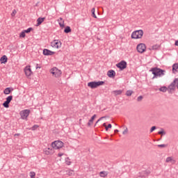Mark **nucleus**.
<instances>
[{
  "label": "nucleus",
  "instance_id": "obj_14",
  "mask_svg": "<svg viewBox=\"0 0 178 178\" xmlns=\"http://www.w3.org/2000/svg\"><path fill=\"white\" fill-rule=\"evenodd\" d=\"M149 173H150L149 170H144L140 172L139 176H140V177H147V176H148Z\"/></svg>",
  "mask_w": 178,
  "mask_h": 178
},
{
  "label": "nucleus",
  "instance_id": "obj_35",
  "mask_svg": "<svg viewBox=\"0 0 178 178\" xmlns=\"http://www.w3.org/2000/svg\"><path fill=\"white\" fill-rule=\"evenodd\" d=\"M67 175H68V176H72L73 175V170H68L66 171Z\"/></svg>",
  "mask_w": 178,
  "mask_h": 178
},
{
  "label": "nucleus",
  "instance_id": "obj_19",
  "mask_svg": "<svg viewBox=\"0 0 178 178\" xmlns=\"http://www.w3.org/2000/svg\"><path fill=\"white\" fill-rule=\"evenodd\" d=\"M13 91V88H6L4 90H3V93L6 95H9V94Z\"/></svg>",
  "mask_w": 178,
  "mask_h": 178
},
{
  "label": "nucleus",
  "instance_id": "obj_48",
  "mask_svg": "<svg viewBox=\"0 0 178 178\" xmlns=\"http://www.w3.org/2000/svg\"><path fill=\"white\" fill-rule=\"evenodd\" d=\"M177 47H178V40L175 41V44Z\"/></svg>",
  "mask_w": 178,
  "mask_h": 178
},
{
  "label": "nucleus",
  "instance_id": "obj_27",
  "mask_svg": "<svg viewBox=\"0 0 178 178\" xmlns=\"http://www.w3.org/2000/svg\"><path fill=\"white\" fill-rule=\"evenodd\" d=\"M178 69V63H175L172 65V72H177Z\"/></svg>",
  "mask_w": 178,
  "mask_h": 178
},
{
  "label": "nucleus",
  "instance_id": "obj_18",
  "mask_svg": "<svg viewBox=\"0 0 178 178\" xmlns=\"http://www.w3.org/2000/svg\"><path fill=\"white\" fill-rule=\"evenodd\" d=\"M45 20V17H39L37 19V24L36 27H38V26H40V24Z\"/></svg>",
  "mask_w": 178,
  "mask_h": 178
},
{
  "label": "nucleus",
  "instance_id": "obj_15",
  "mask_svg": "<svg viewBox=\"0 0 178 178\" xmlns=\"http://www.w3.org/2000/svg\"><path fill=\"white\" fill-rule=\"evenodd\" d=\"M58 70L56 69V67H54V68L51 70V74L55 76V77H58L59 76V74L58 73Z\"/></svg>",
  "mask_w": 178,
  "mask_h": 178
},
{
  "label": "nucleus",
  "instance_id": "obj_38",
  "mask_svg": "<svg viewBox=\"0 0 178 178\" xmlns=\"http://www.w3.org/2000/svg\"><path fill=\"white\" fill-rule=\"evenodd\" d=\"M157 147H159V148H165V147H167V145L165 144H161L158 145Z\"/></svg>",
  "mask_w": 178,
  "mask_h": 178
},
{
  "label": "nucleus",
  "instance_id": "obj_33",
  "mask_svg": "<svg viewBox=\"0 0 178 178\" xmlns=\"http://www.w3.org/2000/svg\"><path fill=\"white\" fill-rule=\"evenodd\" d=\"M158 134H161V136H165L166 134V132H165L163 129L161 128V130L158 132Z\"/></svg>",
  "mask_w": 178,
  "mask_h": 178
},
{
  "label": "nucleus",
  "instance_id": "obj_29",
  "mask_svg": "<svg viewBox=\"0 0 178 178\" xmlns=\"http://www.w3.org/2000/svg\"><path fill=\"white\" fill-rule=\"evenodd\" d=\"M91 13H92V17H94L95 19H97V15H95V8H92Z\"/></svg>",
  "mask_w": 178,
  "mask_h": 178
},
{
  "label": "nucleus",
  "instance_id": "obj_32",
  "mask_svg": "<svg viewBox=\"0 0 178 178\" xmlns=\"http://www.w3.org/2000/svg\"><path fill=\"white\" fill-rule=\"evenodd\" d=\"M19 37L22 38H24V37H26V32H24V31H22L19 34Z\"/></svg>",
  "mask_w": 178,
  "mask_h": 178
},
{
  "label": "nucleus",
  "instance_id": "obj_16",
  "mask_svg": "<svg viewBox=\"0 0 178 178\" xmlns=\"http://www.w3.org/2000/svg\"><path fill=\"white\" fill-rule=\"evenodd\" d=\"M0 62L1 63H8V56L6 55H3V56L1 57L0 58Z\"/></svg>",
  "mask_w": 178,
  "mask_h": 178
},
{
  "label": "nucleus",
  "instance_id": "obj_4",
  "mask_svg": "<svg viewBox=\"0 0 178 178\" xmlns=\"http://www.w3.org/2000/svg\"><path fill=\"white\" fill-rule=\"evenodd\" d=\"M176 84H178V78L174 79V81L168 86L169 94H172L173 91L176 90Z\"/></svg>",
  "mask_w": 178,
  "mask_h": 178
},
{
  "label": "nucleus",
  "instance_id": "obj_11",
  "mask_svg": "<svg viewBox=\"0 0 178 178\" xmlns=\"http://www.w3.org/2000/svg\"><path fill=\"white\" fill-rule=\"evenodd\" d=\"M54 54H55V52H54L48 49H43V55H44L45 56H51L54 55Z\"/></svg>",
  "mask_w": 178,
  "mask_h": 178
},
{
  "label": "nucleus",
  "instance_id": "obj_28",
  "mask_svg": "<svg viewBox=\"0 0 178 178\" xmlns=\"http://www.w3.org/2000/svg\"><path fill=\"white\" fill-rule=\"evenodd\" d=\"M65 163L68 166L72 165V161H70V159H69V157L65 158Z\"/></svg>",
  "mask_w": 178,
  "mask_h": 178
},
{
  "label": "nucleus",
  "instance_id": "obj_25",
  "mask_svg": "<svg viewBox=\"0 0 178 178\" xmlns=\"http://www.w3.org/2000/svg\"><path fill=\"white\" fill-rule=\"evenodd\" d=\"M6 99V101L8 104H10L12 99H13V96L10 95V96L7 97Z\"/></svg>",
  "mask_w": 178,
  "mask_h": 178
},
{
  "label": "nucleus",
  "instance_id": "obj_50",
  "mask_svg": "<svg viewBox=\"0 0 178 178\" xmlns=\"http://www.w3.org/2000/svg\"><path fill=\"white\" fill-rule=\"evenodd\" d=\"M14 136H20V134H15Z\"/></svg>",
  "mask_w": 178,
  "mask_h": 178
},
{
  "label": "nucleus",
  "instance_id": "obj_39",
  "mask_svg": "<svg viewBox=\"0 0 178 178\" xmlns=\"http://www.w3.org/2000/svg\"><path fill=\"white\" fill-rule=\"evenodd\" d=\"M36 129H38V125L37 124H35L31 127L32 131L36 130Z\"/></svg>",
  "mask_w": 178,
  "mask_h": 178
},
{
  "label": "nucleus",
  "instance_id": "obj_13",
  "mask_svg": "<svg viewBox=\"0 0 178 178\" xmlns=\"http://www.w3.org/2000/svg\"><path fill=\"white\" fill-rule=\"evenodd\" d=\"M165 162L167 163H172V165L176 163V161H175V159H173L172 156L167 157L165 159Z\"/></svg>",
  "mask_w": 178,
  "mask_h": 178
},
{
  "label": "nucleus",
  "instance_id": "obj_30",
  "mask_svg": "<svg viewBox=\"0 0 178 178\" xmlns=\"http://www.w3.org/2000/svg\"><path fill=\"white\" fill-rule=\"evenodd\" d=\"M152 49H153L154 51L156 50V49H159V44H154L152 47Z\"/></svg>",
  "mask_w": 178,
  "mask_h": 178
},
{
  "label": "nucleus",
  "instance_id": "obj_10",
  "mask_svg": "<svg viewBox=\"0 0 178 178\" xmlns=\"http://www.w3.org/2000/svg\"><path fill=\"white\" fill-rule=\"evenodd\" d=\"M24 73L27 77H30L31 74H33V71H31V68L30 66H26L24 69Z\"/></svg>",
  "mask_w": 178,
  "mask_h": 178
},
{
  "label": "nucleus",
  "instance_id": "obj_31",
  "mask_svg": "<svg viewBox=\"0 0 178 178\" xmlns=\"http://www.w3.org/2000/svg\"><path fill=\"white\" fill-rule=\"evenodd\" d=\"M9 104L8 102H7L6 100L3 103V106H4V108H9Z\"/></svg>",
  "mask_w": 178,
  "mask_h": 178
},
{
  "label": "nucleus",
  "instance_id": "obj_34",
  "mask_svg": "<svg viewBox=\"0 0 178 178\" xmlns=\"http://www.w3.org/2000/svg\"><path fill=\"white\" fill-rule=\"evenodd\" d=\"M24 33H31V31H33V28H31V27L28 28L27 29L24 30Z\"/></svg>",
  "mask_w": 178,
  "mask_h": 178
},
{
  "label": "nucleus",
  "instance_id": "obj_7",
  "mask_svg": "<svg viewBox=\"0 0 178 178\" xmlns=\"http://www.w3.org/2000/svg\"><path fill=\"white\" fill-rule=\"evenodd\" d=\"M116 67H118L120 70H124V69L127 67V62H126L125 60H122L116 64Z\"/></svg>",
  "mask_w": 178,
  "mask_h": 178
},
{
  "label": "nucleus",
  "instance_id": "obj_9",
  "mask_svg": "<svg viewBox=\"0 0 178 178\" xmlns=\"http://www.w3.org/2000/svg\"><path fill=\"white\" fill-rule=\"evenodd\" d=\"M51 47H52V48H60V47H62V42L58 40H54L51 42Z\"/></svg>",
  "mask_w": 178,
  "mask_h": 178
},
{
  "label": "nucleus",
  "instance_id": "obj_22",
  "mask_svg": "<svg viewBox=\"0 0 178 178\" xmlns=\"http://www.w3.org/2000/svg\"><path fill=\"white\" fill-rule=\"evenodd\" d=\"M64 33H65V34H69V33H72V29H70V26H66L64 29Z\"/></svg>",
  "mask_w": 178,
  "mask_h": 178
},
{
  "label": "nucleus",
  "instance_id": "obj_21",
  "mask_svg": "<svg viewBox=\"0 0 178 178\" xmlns=\"http://www.w3.org/2000/svg\"><path fill=\"white\" fill-rule=\"evenodd\" d=\"M52 148L47 147L44 149V154L46 155H49V154H52Z\"/></svg>",
  "mask_w": 178,
  "mask_h": 178
},
{
  "label": "nucleus",
  "instance_id": "obj_20",
  "mask_svg": "<svg viewBox=\"0 0 178 178\" xmlns=\"http://www.w3.org/2000/svg\"><path fill=\"white\" fill-rule=\"evenodd\" d=\"M95 118H97V115H93L92 117L90 118V120H89V122H88V126H91V124H92V123L94 122V120L95 119Z\"/></svg>",
  "mask_w": 178,
  "mask_h": 178
},
{
  "label": "nucleus",
  "instance_id": "obj_12",
  "mask_svg": "<svg viewBox=\"0 0 178 178\" xmlns=\"http://www.w3.org/2000/svg\"><path fill=\"white\" fill-rule=\"evenodd\" d=\"M107 76H108L111 79H113V77L116 76V72H115V70H110L107 72Z\"/></svg>",
  "mask_w": 178,
  "mask_h": 178
},
{
  "label": "nucleus",
  "instance_id": "obj_40",
  "mask_svg": "<svg viewBox=\"0 0 178 178\" xmlns=\"http://www.w3.org/2000/svg\"><path fill=\"white\" fill-rule=\"evenodd\" d=\"M108 129H112V124H108V126L106 127V131H108Z\"/></svg>",
  "mask_w": 178,
  "mask_h": 178
},
{
  "label": "nucleus",
  "instance_id": "obj_2",
  "mask_svg": "<svg viewBox=\"0 0 178 178\" xmlns=\"http://www.w3.org/2000/svg\"><path fill=\"white\" fill-rule=\"evenodd\" d=\"M143 35H144V31L140 29L132 32L131 37L133 40H139L140 38H143Z\"/></svg>",
  "mask_w": 178,
  "mask_h": 178
},
{
  "label": "nucleus",
  "instance_id": "obj_37",
  "mask_svg": "<svg viewBox=\"0 0 178 178\" xmlns=\"http://www.w3.org/2000/svg\"><path fill=\"white\" fill-rule=\"evenodd\" d=\"M155 130H156V127H155V126L152 127L150 129V133L155 131Z\"/></svg>",
  "mask_w": 178,
  "mask_h": 178
},
{
  "label": "nucleus",
  "instance_id": "obj_3",
  "mask_svg": "<svg viewBox=\"0 0 178 178\" xmlns=\"http://www.w3.org/2000/svg\"><path fill=\"white\" fill-rule=\"evenodd\" d=\"M105 84V81H91L88 83V87H90L92 89L97 88L99 87V86H104Z\"/></svg>",
  "mask_w": 178,
  "mask_h": 178
},
{
  "label": "nucleus",
  "instance_id": "obj_17",
  "mask_svg": "<svg viewBox=\"0 0 178 178\" xmlns=\"http://www.w3.org/2000/svg\"><path fill=\"white\" fill-rule=\"evenodd\" d=\"M122 92H123L122 90H113L112 92V94H113L116 97L118 95H122Z\"/></svg>",
  "mask_w": 178,
  "mask_h": 178
},
{
  "label": "nucleus",
  "instance_id": "obj_26",
  "mask_svg": "<svg viewBox=\"0 0 178 178\" xmlns=\"http://www.w3.org/2000/svg\"><path fill=\"white\" fill-rule=\"evenodd\" d=\"M159 91H161V92H166V91H168V88H166V86L161 87Z\"/></svg>",
  "mask_w": 178,
  "mask_h": 178
},
{
  "label": "nucleus",
  "instance_id": "obj_24",
  "mask_svg": "<svg viewBox=\"0 0 178 178\" xmlns=\"http://www.w3.org/2000/svg\"><path fill=\"white\" fill-rule=\"evenodd\" d=\"M99 175H100V177H106V176H108V172L105 171H101Z\"/></svg>",
  "mask_w": 178,
  "mask_h": 178
},
{
  "label": "nucleus",
  "instance_id": "obj_1",
  "mask_svg": "<svg viewBox=\"0 0 178 178\" xmlns=\"http://www.w3.org/2000/svg\"><path fill=\"white\" fill-rule=\"evenodd\" d=\"M149 72H151L154 75L152 77V80H154V79H157V77H163V76H165V73H166V71L165 70H162L156 67H152L149 70Z\"/></svg>",
  "mask_w": 178,
  "mask_h": 178
},
{
  "label": "nucleus",
  "instance_id": "obj_42",
  "mask_svg": "<svg viewBox=\"0 0 178 178\" xmlns=\"http://www.w3.org/2000/svg\"><path fill=\"white\" fill-rule=\"evenodd\" d=\"M105 117H102L100 118L95 123V126H97V124L99 122H101V120H102V119H104Z\"/></svg>",
  "mask_w": 178,
  "mask_h": 178
},
{
  "label": "nucleus",
  "instance_id": "obj_6",
  "mask_svg": "<svg viewBox=\"0 0 178 178\" xmlns=\"http://www.w3.org/2000/svg\"><path fill=\"white\" fill-rule=\"evenodd\" d=\"M19 115L22 120H27V118H29L30 115V110L29 109L23 110L20 111Z\"/></svg>",
  "mask_w": 178,
  "mask_h": 178
},
{
  "label": "nucleus",
  "instance_id": "obj_46",
  "mask_svg": "<svg viewBox=\"0 0 178 178\" xmlns=\"http://www.w3.org/2000/svg\"><path fill=\"white\" fill-rule=\"evenodd\" d=\"M58 156H59V157L63 156V153H58Z\"/></svg>",
  "mask_w": 178,
  "mask_h": 178
},
{
  "label": "nucleus",
  "instance_id": "obj_45",
  "mask_svg": "<svg viewBox=\"0 0 178 178\" xmlns=\"http://www.w3.org/2000/svg\"><path fill=\"white\" fill-rule=\"evenodd\" d=\"M35 69H41V66L39 64H36Z\"/></svg>",
  "mask_w": 178,
  "mask_h": 178
},
{
  "label": "nucleus",
  "instance_id": "obj_49",
  "mask_svg": "<svg viewBox=\"0 0 178 178\" xmlns=\"http://www.w3.org/2000/svg\"><path fill=\"white\" fill-rule=\"evenodd\" d=\"M114 132L115 133H119V130L118 129H115Z\"/></svg>",
  "mask_w": 178,
  "mask_h": 178
},
{
  "label": "nucleus",
  "instance_id": "obj_51",
  "mask_svg": "<svg viewBox=\"0 0 178 178\" xmlns=\"http://www.w3.org/2000/svg\"><path fill=\"white\" fill-rule=\"evenodd\" d=\"M106 123H104V124H103V126H106Z\"/></svg>",
  "mask_w": 178,
  "mask_h": 178
},
{
  "label": "nucleus",
  "instance_id": "obj_41",
  "mask_svg": "<svg viewBox=\"0 0 178 178\" xmlns=\"http://www.w3.org/2000/svg\"><path fill=\"white\" fill-rule=\"evenodd\" d=\"M142 100H143V96H139V97H138V98H137L138 102H140L142 101Z\"/></svg>",
  "mask_w": 178,
  "mask_h": 178
},
{
  "label": "nucleus",
  "instance_id": "obj_44",
  "mask_svg": "<svg viewBox=\"0 0 178 178\" xmlns=\"http://www.w3.org/2000/svg\"><path fill=\"white\" fill-rule=\"evenodd\" d=\"M127 131H128V129H127V128H126V129L123 131L122 134H127Z\"/></svg>",
  "mask_w": 178,
  "mask_h": 178
},
{
  "label": "nucleus",
  "instance_id": "obj_23",
  "mask_svg": "<svg viewBox=\"0 0 178 178\" xmlns=\"http://www.w3.org/2000/svg\"><path fill=\"white\" fill-rule=\"evenodd\" d=\"M133 92H134L131 90H127L125 95H127V97H131V95H133Z\"/></svg>",
  "mask_w": 178,
  "mask_h": 178
},
{
  "label": "nucleus",
  "instance_id": "obj_36",
  "mask_svg": "<svg viewBox=\"0 0 178 178\" xmlns=\"http://www.w3.org/2000/svg\"><path fill=\"white\" fill-rule=\"evenodd\" d=\"M30 177H31V178H35V172H30Z\"/></svg>",
  "mask_w": 178,
  "mask_h": 178
},
{
  "label": "nucleus",
  "instance_id": "obj_47",
  "mask_svg": "<svg viewBox=\"0 0 178 178\" xmlns=\"http://www.w3.org/2000/svg\"><path fill=\"white\" fill-rule=\"evenodd\" d=\"M59 24H60V27H65V24L62 23H59Z\"/></svg>",
  "mask_w": 178,
  "mask_h": 178
},
{
  "label": "nucleus",
  "instance_id": "obj_8",
  "mask_svg": "<svg viewBox=\"0 0 178 178\" xmlns=\"http://www.w3.org/2000/svg\"><path fill=\"white\" fill-rule=\"evenodd\" d=\"M136 49L139 54H143V52H145V44L144 43H140L137 45Z\"/></svg>",
  "mask_w": 178,
  "mask_h": 178
},
{
  "label": "nucleus",
  "instance_id": "obj_43",
  "mask_svg": "<svg viewBox=\"0 0 178 178\" xmlns=\"http://www.w3.org/2000/svg\"><path fill=\"white\" fill-rule=\"evenodd\" d=\"M16 13H17L16 10H13L11 14V16L14 17L16 15Z\"/></svg>",
  "mask_w": 178,
  "mask_h": 178
},
{
  "label": "nucleus",
  "instance_id": "obj_5",
  "mask_svg": "<svg viewBox=\"0 0 178 178\" xmlns=\"http://www.w3.org/2000/svg\"><path fill=\"white\" fill-rule=\"evenodd\" d=\"M63 142L61 140H56L54 142H52L51 147L54 149H60L63 147Z\"/></svg>",
  "mask_w": 178,
  "mask_h": 178
}]
</instances>
